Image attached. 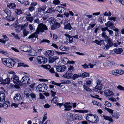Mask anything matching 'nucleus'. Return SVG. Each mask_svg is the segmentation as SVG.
<instances>
[{
	"label": "nucleus",
	"mask_w": 124,
	"mask_h": 124,
	"mask_svg": "<svg viewBox=\"0 0 124 124\" xmlns=\"http://www.w3.org/2000/svg\"><path fill=\"white\" fill-rule=\"evenodd\" d=\"M47 30L48 28L46 25L44 24L43 23H39L38 25L36 31L30 35L28 37V38L30 39L35 37L38 39L37 35L39 34L40 31L43 32H44V31Z\"/></svg>",
	"instance_id": "nucleus-1"
},
{
	"label": "nucleus",
	"mask_w": 124,
	"mask_h": 124,
	"mask_svg": "<svg viewBox=\"0 0 124 124\" xmlns=\"http://www.w3.org/2000/svg\"><path fill=\"white\" fill-rule=\"evenodd\" d=\"M105 32H103L102 34V36L104 39V41L106 43L105 44L104 43H103V44L104 46H103V49L106 50H108L109 48L111 46L113 45V43L111 39L109 37L105 34Z\"/></svg>",
	"instance_id": "nucleus-2"
},
{
	"label": "nucleus",
	"mask_w": 124,
	"mask_h": 124,
	"mask_svg": "<svg viewBox=\"0 0 124 124\" xmlns=\"http://www.w3.org/2000/svg\"><path fill=\"white\" fill-rule=\"evenodd\" d=\"M62 116L65 117H67L68 116H70V120L73 121L75 120H81L82 119V116L80 115L76 114H72L70 113H65L62 114Z\"/></svg>",
	"instance_id": "nucleus-3"
},
{
	"label": "nucleus",
	"mask_w": 124,
	"mask_h": 124,
	"mask_svg": "<svg viewBox=\"0 0 124 124\" xmlns=\"http://www.w3.org/2000/svg\"><path fill=\"white\" fill-rule=\"evenodd\" d=\"M86 119L87 120L94 123L98 122L99 119L98 116L96 115H93L91 114H87Z\"/></svg>",
	"instance_id": "nucleus-4"
},
{
	"label": "nucleus",
	"mask_w": 124,
	"mask_h": 124,
	"mask_svg": "<svg viewBox=\"0 0 124 124\" xmlns=\"http://www.w3.org/2000/svg\"><path fill=\"white\" fill-rule=\"evenodd\" d=\"M47 86L45 84H40L38 85L37 87V91L42 92H45L47 90Z\"/></svg>",
	"instance_id": "nucleus-5"
},
{
	"label": "nucleus",
	"mask_w": 124,
	"mask_h": 124,
	"mask_svg": "<svg viewBox=\"0 0 124 124\" xmlns=\"http://www.w3.org/2000/svg\"><path fill=\"white\" fill-rule=\"evenodd\" d=\"M11 79L15 84L19 86L22 85V83L19 81L18 77L16 75H13L12 76Z\"/></svg>",
	"instance_id": "nucleus-6"
},
{
	"label": "nucleus",
	"mask_w": 124,
	"mask_h": 124,
	"mask_svg": "<svg viewBox=\"0 0 124 124\" xmlns=\"http://www.w3.org/2000/svg\"><path fill=\"white\" fill-rule=\"evenodd\" d=\"M38 63L40 64H44L47 62V59L46 58L42 56H39L37 58Z\"/></svg>",
	"instance_id": "nucleus-7"
},
{
	"label": "nucleus",
	"mask_w": 124,
	"mask_h": 124,
	"mask_svg": "<svg viewBox=\"0 0 124 124\" xmlns=\"http://www.w3.org/2000/svg\"><path fill=\"white\" fill-rule=\"evenodd\" d=\"M21 82L25 84H29L31 83L30 78L27 76H25L23 77L21 80Z\"/></svg>",
	"instance_id": "nucleus-8"
},
{
	"label": "nucleus",
	"mask_w": 124,
	"mask_h": 124,
	"mask_svg": "<svg viewBox=\"0 0 124 124\" xmlns=\"http://www.w3.org/2000/svg\"><path fill=\"white\" fill-rule=\"evenodd\" d=\"M29 46L28 45H23L20 46L19 47V48L22 51H23L24 52H29L30 50L31 49V46L29 45Z\"/></svg>",
	"instance_id": "nucleus-9"
},
{
	"label": "nucleus",
	"mask_w": 124,
	"mask_h": 124,
	"mask_svg": "<svg viewBox=\"0 0 124 124\" xmlns=\"http://www.w3.org/2000/svg\"><path fill=\"white\" fill-rule=\"evenodd\" d=\"M61 101H63V98L61 97H56L54 98L51 101V103L54 104H56L58 102H60Z\"/></svg>",
	"instance_id": "nucleus-10"
},
{
	"label": "nucleus",
	"mask_w": 124,
	"mask_h": 124,
	"mask_svg": "<svg viewBox=\"0 0 124 124\" xmlns=\"http://www.w3.org/2000/svg\"><path fill=\"white\" fill-rule=\"evenodd\" d=\"M104 93L107 97H112L114 95V93L112 91L109 89L105 90L104 91Z\"/></svg>",
	"instance_id": "nucleus-11"
},
{
	"label": "nucleus",
	"mask_w": 124,
	"mask_h": 124,
	"mask_svg": "<svg viewBox=\"0 0 124 124\" xmlns=\"http://www.w3.org/2000/svg\"><path fill=\"white\" fill-rule=\"evenodd\" d=\"M56 68V70L58 72H63L66 70V67L64 65H59Z\"/></svg>",
	"instance_id": "nucleus-12"
},
{
	"label": "nucleus",
	"mask_w": 124,
	"mask_h": 124,
	"mask_svg": "<svg viewBox=\"0 0 124 124\" xmlns=\"http://www.w3.org/2000/svg\"><path fill=\"white\" fill-rule=\"evenodd\" d=\"M56 9L60 13L63 14L66 12V9L63 7L59 6L57 7L56 8Z\"/></svg>",
	"instance_id": "nucleus-13"
},
{
	"label": "nucleus",
	"mask_w": 124,
	"mask_h": 124,
	"mask_svg": "<svg viewBox=\"0 0 124 124\" xmlns=\"http://www.w3.org/2000/svg\"><path fill=\"white\" fill-rule=\"evenodd\" d=\"M6 66L9 68H12L13 67L14 65V62L13 61V60L9 58Z\"/></svg>",
	"instance_id": "nucleus-14"
},
{
	"label": "nucleus",
	"mask_w": 124,
	"mask_h": 124,
	"mask_svg": "<svg viewBox=\"0 0 124 124\" xmlns=\"http://www.w3.org/2000/svg\"><path fill=\"white\" fill-rule=\"evenodd\" d=\"M13 99L15 102H17L21 100L22 97L20 94L18 93L15 94Z\"/></svg>",
	"instance_id": "nucleus-15"
},
{
	"label": "nucleus",
	"mask_w": 124,
	"mask_h": 124,
	"mask_svg": "<svg viewBox=\"0 0 124 124\" xmlns=\"http://www.w3.org/2000/svg\"><path fill=\"white\" fill-rule=\"evenodd\" d=\"M54 53V52L53 51L48 50L46 51L45 55L49 58L53 55Z\"/></svg>",
	"instance_id": "nucleus-16"
},
{
	"label": "nucleus",
	"mask_w": 124,
	"mask_h": 124,
	"mask_svg": "<svg viewBox=\"0 0 124 124\" xmlns=\"http://www.w3.org/2000/svg\"><path fill=\"white\" fill-rule=\"evenodd\" d=\"M73 75L72 73L68 71L65 74L63 75L62 76L63 77L66 78L67 79L71 78Z\"/></svg>",
	"instance_id": "nucleus-17"
},
{
	"label": "nucleus",
	"mask_w": 124,
	"mask_h": 124,
	"mask_svg": "<svg viewBox=\"0 0 124 124\" xmlns=\"http://www.w3.org/2000/svg\"><path fill=\"white\" fill-rule=\"evenodd\" d=\"M65 35L66 37V39L67 42L71 43L73 42V38L71 36L67 34H65Z\"/></svg>",
	"instance_id": "nucleus-18"
},
{
	"label": "nucleus",
	"mask_w": 124,
	"mask_h": 124,
	"mask_svg": "<svg viewBox=\"0 0 124 124\" xmlns=\"http://www.w3.org/2000/svg\"><path fill=\"white\" fill-rule=\"evenodd\" d=\"M52 24L51 28L52 30H54L56 28H59L60 26V23L57 22L55 23V22L54 23Z\"/></svg>",
	"instance_id": "nucleus-19"
},
{
	"label": "nucleus",
	"mask_w": 124,
	"mask_h": 124,
	"mask_svg": "<svg viewBox=\"0 0 124 124\" xmlns=\"http://www.w3.org/2000/svg\"><path fill=\"white\" fill-rule=\"evenodd\" d=\"M105 67H110L115 64L113 62L111 61H107L106 62Z\"/></svg>",
	"instance_id": "nucleus-20"
},
{
	"label": "nucleus",
	"mask_w": 124,
	"mask_h": 124,
	"mask_svg": "<svg viewBox=\"0 0 124 124\" xmlns=\"http://www.w3.org/2000/svg\"><path fill=\"white\" fill-rule=\"evenodd\" d=\"M48 59H49V62L50 63H52L55 61L56 60L58 59H59V57L57 56L51 57Z\"/></svg>",
	"instance_id": "nucleus-21"
},
{
	"label": "nucleus",
	"mask_w": 124,
	"mask_h": 124,
	"mask_svg": "<svg viewBox=\"0 0 124 124\" xmlns=\"http://www.w3.org/2000/svg\"><path fill=\"white\" fill-rule=\"evenodd\" d=\"M5 95L4 93H0V101L3 102H5Z\"/></svg>",
	"instance_id": "nucleus-22"
},
{
	"label": "nucleus",
	"mask_w": 124,
	"mask_h": 124,
	"mask_svg": "<svg viewBox=\"0 0 124 124\" xmlns=\"http://www.w3.org/2000/svg\"><path fill=\"white\" fill-rule=\"evenodd\" d=\"M105 25L107 27H109L111 29L114 28V24L110 21H108L105 23Z\"/></svg>",
	"instance_id": "nucleus-23"
},
{
	"label": "nucleus",
	"mask_w": 124,
	"mask_h": 124,
	"mask_svg": "<svg viewBox=\"0 0 124 124\" xmlns=\"http://www.w3.org/2000/svg\"><path fill=\"white\" fill-rule=\"evenodd\" d=\"M16 5L14 3H8L7 5V7L11 9H14L16 7Z\"/></svg>",
	"instance_id": "nucleus-24"
},
{
	"label": "nucleus",
	"mask_w": 124,
	"mask_h": 124,
	"mask_svg": "<svg viewBox=\"0 0 124 124\" xmlns=\"http://www.w3.org/2000/svg\"><path fill=\"white\" fill-rule=\"evenodd\" d=\"M31 90L30 89H26L24 91V93L27 97H29L30 95L29 93H31Z\"/></svg>",
	"instance_id": "nucleus-25"
},
{
	"label": "nucleus",
	"mask_w": 124,
	"mask_h": 124,
	"mask_svg": "<svg viewBox=\"0 0 124 124\" xmlns=\"http://www.w3.org/2000/svg\"><path fill=\"white\" fill-rule=\"evenodd\" d=\"M3 39H0V42L5 44L6 42L8 40V38L5 35L3 36Z\"/></svg>",
	"instance_id": "nucleus-26"
},
{
	"label": "nucleus",
	"mask_w": 124,
	"mask_h": 124,
	"mask_svg": "<svg viewBox=\"0 0 124 124\" xmlns=\"http://www.w3.org/2000/svg\"><path fill=\"white\" fill-rule=\"evenodd\" d=\"M59 49L63 51H66L68 50L69 48L68 47L65 46H64L61 45L59 47Z\"/></svg>",
	"instance_id": "nucleus-27"
},
{
	"label": "nucleus",
	"mask_w": 124,
	"mask_h": 124,
	"mask_svg": "<svg viewBox=\"0 0 124 124\" xmlns=\"http://www.w3.org/2000/svg\"><path fill=\"white\" fill-rule=\"evenodd\" d=\"M120 115V113L119 112H115L112 115V117L116 119H118L119 118Z\"/></svg>",
	"instance_id": "nucleus-28"
},
{
	"label": "nucleus",
	"mask_w": 124,
	"mask_h": 124,
	"mask_svg": "<svg viewBox=\"0 0 124 124\" xmlns=\"http://www.w3.org/2000/svg\"><path fill=\"white\" fill-rule=\"evenodd\" d=\"M64 29L66 30H70L72 28L70 23H68L67 24L64 25Z\"/></svg>",
	"instance_id": "nucleus-29"
},
{
	"label": "nucleus",
	"mask_w": 124,
	"mask_h": 124,
	"mask_svg": "<svg viewBox=\"0 0 124 124\" xmlns=\"http://www.w3.org/2000/svg\"><path fill=\"white\" fill-rule=\"evenodd\" d=\"M15 17L13 16H6V19L8 21H13L15 20Z\"/></svg>",
	"instance_id": "nucleus-30"
},
{
	"label": "nucleus",
	"mask_w": 124,
	"mask_h": 124,
	"mask_svg": "<svg viewBox=\"0 0 124 124\" xmlns=\"http://www.w3.org/2000/svg\"><path fill=\"white\" fill-rule=\"evenodd\" d=\"M103 117L104 119H105L106 120L109 121L110 122H112L113 121V119L111 117V116L110 117L108 116H105V115H103Z\"/></svg>",
	"instance_id": "nucleus-31"
},
{
	"label": "nucleus",
	"mask_w": 124,
	"mask_h": 124,
	"mask_svg": "<svg viewBox=\"0 0 124 124\" xmlns=\"http://www.w3.org/2000/svg\"><path fill=\"white\" fill-rule=\"evenodd\" d=\"M62 62L65 64H67L69 61V59L67 57L63 58L62 59Z\"/></svg>",
	"instance_id": "nucleus-32"
},
{
	"label": "nucleus",
	"mask_w": 124,
	"mask_h": 124,
	"mask_svg": "<svg viewBox=\"0 0 124 124\" xmlns=\"http://www.w3.org/2000/svg\"><path fill=\"white\" fill-rule=\"evenodd\" d=\"M3 103V107L5 108H7L10 106V103L9 101H6Z\"/></svg>",
	"instance_id": "nucleus-33"
},
{
	"label": "nucleus",
	"mask_w": 124,
	"mask_h": 124,
	"mask_svg": "<svg viewBox=\"0 0 124 124\" xmlns=\"http://www.w3.org/2000/svg\"><path fill=\"white\" fill-rule=\"evenodd\" d=\"M25 26V24L24 25H18L16 26L15 28V30H17V28H20V29L19 30H17L18 31H20L21 30L23 29L24 28V26Z\"/></svg>",
	"instance_id": "nucleus-34"
},
{
	"label": "nucleus",
	"mask_w": 124,
	"mask_h": 124,
	"mask_svg": "<svg viewBox=\"0 0 124 124\" xmlns=\"http://www.w3.org/2000/svg\"><path fill=\"white\" fill-rule=\"evenodd\" d=\"M47 21L51 24H53L55 22V20L54 17H52L48 19Z\"/></svg>",
	"instance_id": "nucleus-35"
},
{
	"label": "nucleus",
	"mask_w": 124,
	"mask_h": 124,
	"mask_svg": "<svg viewBox=\"0 0 124 124\" xmlns=\"http://www.w3.org/2000/svg\"><path fill=\"white\" fill-rule=\"evenodd\" d=\"M94 43L97 44V45H99L101 46L102 44V45H103V43H104V40H101L100 41H98V40H95L94 41Z\"/></svg>",
	"instance_id": "nucleus-36"
},
{
	"label": "nucleus",
	"mask_w": 124,
	"mask_h": 124,
	"mask_svg": "<svg viewBox=\"0 0 124 124\" xmlns=\"http://www.w3.org/2000/svg\"><path fill=\"white\" fill-rule=\"evenodd\" d=\"M14 87H15L16 88H20V86L17 85H14L12 84H10L9 85V87L10 89H12Z\"/></svg>",
	"instance_id": "nucleus-37"
},
{
	"label": "nucleus",
	"mask_w": 124,
	"mask_h": 124,
	"mask_svg": "<svg viewBox=\"0 0 124 124\" xmlns=\"http://www.w3.org/2000/svg\"><path fill=\"white\" fill-rule=\"evenodd\" d=\"M114 28L113 29V30L115 31V36L118 37L119 36V32L118 29L116 28L115 27H114Z\"/></svg>",
	"instance_id": "nucleus-38"
},
{
	"label": "nucleus",
	"mask_w": 124,
	"mask_h": 124,
	"mask_svg": "<svg viewBox=\"0 0 124 124\" xmlns=\"http://www.w3.org/2000/svg\"><path fill=\"white\" fill-rule=\"evenodd\" d=\"M117 70H114L111 71H110L109 72V74H113L114 75L117 76Z\"/></svg>",
	"instance_id": "nucleus-39"
},
{
	"label": "nucleus",
	"mask_w": 124,
	"mask_h": 124,
	"mask_svg": "<svg viewBox=\"0 0 124 124\" xmlns=\"http://www.w3.org/2000/svg\"><path fill=\"white\" fill-rule=\"evenodd\" d=\"M115 53L117 54H120L123 52V50L121 48L116 49L114 50Z\"/></svg>",
	"instance_id": "nucleus-40"
},
{
	"label": "nucleus",
	"mask_w": 124,
	"mask_h": 124,
	"mask_svg": "<svg viewBox=\"0 0 124 124\" xmlns=\"http://www.w3.org/2000/svg\"><path fill=\"white\" fill-rule=\"evenodd\" d=\"M63 106L65 109V110H70V108H72V106L70 105H67L65 104H63Z\"/></svg>",
	"instance_id": "nucleus-41"
},
{
	"label": "nucleus",
	"mask_w": 124,
	"mask_h": 124,
	"mask_svg": "<svg viewBox=\"0 0 124 124\" xmlns=\"http://www.w3.org/2000/svg\"><path fill=\"white\" fill-rule=\"evenodd\" d=\"M15 13L17 14L20 15L22 13V11L21 9H15Z\"/></svg>",
	"instance_id": "nucleus-42"
},
{
	"label": "nucleus",
	"mask_w": 124,
	"mask_h": 124,
	"mask_svg": "<svg viewBox=\"0 0 124 124\" xmlns=\"http://www.w3.org/2000/svg\"><path fill=\"white\" fill-rule=\"evenodd\" d=\"M37 54V53L36 51L33 50H31V51L30 52L29 54L31 56H34L36 55Z\"/></svg>",
	"instance_id": "nucleus-43"
},
{
	"label": "nucleus",
	"mask_w": 124,
	"mask_h": 124,
	"mask_svg": "<svg viewBox=\"0 0 124 124\" xmlns=\"http://www.w3.org/2000/svg\"><path fill=\"white\" fill-rule=\"evenodd\" d=\"M26 18L28 21H29L30 22H32L33 20V17L32 16L30 17H26Z\"/></svg>",
	"instance_id": "nucleus-44"
},
{
	"label": "nucleus",
	"mask_w": 124,
	"mask_h": 124,
	"mask_svg": "<svg viewBox=\"0 0 124 124\" xmlns=\"http://www.w3.org/2000/svg\"><path fill=\"white\" fill-rule=\"evenodd\" d=\"M8 58H3L2 59V63L4 65H6L8 61Z\"/></svg>",
	"instance_id": "nucleus-45"
},
{
	"label": "nucleus",
	"mask_w": 124,
	"mask_h": 124,
	"mask_svg": "<svg viewBox=\"0 0 124 124\" xmlns=\"http://www.w3.org/2000/svg\"><path fill=\"white\" fill-rule=\"evenodd\" d=\"M75 70L74 68L72 66L70 65V66L69 68H68V71L69 72L72 73V72H73Z\"/></svg>",
	"instance_id": "nucleus-46"
},
{
	"label": "nucleus",
	"mask_w": 124,
	"mask_h": 124,
	"mask_svg": "<svg viewBox=\"0 0 124 124\" xmlns=\"http://www.w3.org/2000/svg\"><path fill=\"white\" fill-rule=\"evenodd\" d=\"M10 79L9 78H6L4 81V83L5 84H8L10 83Z\"/></svg>",
	"instance_id": "nucleus-47"
},
{
	"label": "nucleus",
	"mask_w": 124,
	"mask_h": 124,
	"mask_svg": "<svg viewBox=\"0 0 124 124\" xmlns=\"http://www.w3.org/2000/svg\"><path fill=\"white\" fill-rule=\"evenodd\" d=\"M41 66L43 67L44 68L47 69H48L49 70L51 68V67L50 65H43Z\"/></svg>",
	"instance_id": "nucleus-48"
},
{
	"label": "nucleus",
	"mask_w": 124,
	"mask_h": 124,
	"mask_svg": "<svg viewBox=\"0 0 124 124\" xmlns=\"http://www.w3.org/2000/svg\"><path fill=\"white\" fill-rule=\"evenodd\" d=\"M23 66L24 67H28L29 66L27 65H26L23 63H18V67Z\"/></svg>",
	"instance_id": "nucleus-49"
},
{
	"label": "nucleus",
	"mask_w": 124,
	"mask_h": 124,
	"mask_svg": "<svg viewBox=\"0 0 124 124\" xmlns=\"http://www.w3.org/2000/svg\"><path fill=\"white\" fill-rule=\"evenodd\" d=\"M117 76H119V75L122 74L124 73V71L123 70L121 69L117 70Z\"/></svg>",
	"instance_id": "nucleus-50"
},
{
	"label": "nucleus",
	"mask_w": 124,
	"mask_h": 124,
	"mask_svg": "<svg viewBox=\"0 0 124 124\" xmlns=\"http://www.w3.org/2000/svg\"><path fill=\"white\" fill-rule=\"evenodd\" d=\"M96 80L97 85L95 87V88L98 89H99V88H98L99 87V86H98V85H100V84L101 83V81L100 80L98 79H97Z\"/></svg>",
	"instance_id": "nucleus-51"
},
{
	"label": "nucleus",
	"mask_w": 124,
	"mask_h": 124,
	"mask_svg": "<svg viewBox=\"0 0 124 124\" xmlns=\"http://www.w3.org/2000/svg\"><path fill=\"white\" fill-rule=\"evenodd\" d=\"M55 12L54 10L52 8H51L49 9L46 11L47 13H52Z\"/></svg>",
	"instance_id": "nucleus-52"
},
{
	"label": "nucleus",
	"mask_w": 124,
	"mask_h": 124,
	"mask_svg": "<svg viewBox=\"0 0 124 124\" xmlns=\"http://www.w3.org/2000/svg\"><path fill=\"white\" fill-rule=\"evenodd\" d=\"M4 11L7 15V16H11V13L9 10H4Z\"/></svg>",
	"instance_id": "nucleus-53"
},
{
	"label": "nucleus",
	"mask_w": 124,
	"mask_h": 124,
	"mask_svg": "<svg viewBox=\"0 0 124 124\" xmlns=\"http://www.w3.org/2000/svg\"><path fill=\"white\" fill-rule=\"evenodd\" d=\"M92 102L94 105H97L98 106H101V103L96 101H93Z\"/></svg>",
	"instance_id": "nucleus-54"
},
{
	"label": "nucleus",
	"mask_w": 124,
	"mask_h": 124,
	"mask_svg": "<svg viewBox=\"0 0 124 124\" xmlns=\"http://www.w3.org/2000/svg\"><path fill=\"white\" fill-rule=\"evenodd\" d=\"M104 109L108 111L110 113L112 114L113 112V110L111 109H110L109 108H107L106 107H105Z\"/></svg>",
	"instance_id": "nucleus-55"
},
{
	"label": "nucleus",
	"mask_w": 124,
	"mask_h": 124,
	"mask_svg": "<svg viewBox=\"0 0 124 124\" xmlns=\"http://www.w3.org/2000/svg\"><path fill=\"white\" fill-rule=\"evenodd\" d=\"M89 74L88 73L85 72L82 74V76L83 78H85L86 77L89 76Z\"/></svg>",
	"instance_id": "nucleus-56"
},
{
	"label": "nucleus",
	"mask_w": 124,
	"mask_h": 124,
	"mask_svg": "<svg viewBox=\"0 0 124 124\" xmlns=\"http://www.w3.org/2000/svg\"><path fill=\"white\" fill-rule=\"evenodd\" d=\"M60 2L59 0H54L53 1V3L55 5H57L60 3Z\"/></svg>",
	"instance_id": "nucleus-57"
},
{
	"label": "nucleus",
	"mask_w": 124,
	"mask_h": 124,
	"mask_svg": "<svg viewBox=\"0 0 124 124\" xmlns=\"http://www.w3.org/2000/svg\"><path fill=\"white\" fill-rule=\"evenodd\" d=\"M23 35L24 36H27V35L28 34V31H27L26 29H24L23 31Z\"/></svg>",
	"instance_id": "nucleus-58"
},
{
	"label": "nucleus",
	"mask_w": 124,
	"mask_h": 124,
	"mask_svg": "<svg viewBox=\"0 0 124 124\" xmlns=\"http://www.w3.org/2000/svg\"><path fill=\"white\" fill-rule=\"evenodd\" d=\"M32 99H35L36 98V96L35 94L33 93H31L30 94V95Z\"/></svg>",
	"instance_id": "nucleus-59"
},
{
	"label": "nucleus",
	"mask_w": 124,
	"mask_h": 124,
	"mask_svg": "<svg viewBox=\"0 0 124 124\" xmlns=\"http://www.w3.org/2000/svg\"><path fill=\"white\" fill-rule=\"evenodd\" d=\"M117 88L120 90L124 91V87H123L121 85H118L117 87Z\"/></svg>",
	"instance_id": "nucleus-60"
},
{
	"label": "nucleus",
	"mask_w": 124,
	"mask_h": 124,
	"mask_svg": "<svg viewBox=\"0 0 124 124\" xmlns=\"http://www.w3.org/2000/svg\"><path fill=\"white\" fill-rule=\"evenodd\" d=\"M83 88L85 90L87 91H90L91 90L87 86H86L85 85H83Z\"/></svg>",
	"instance_id": "nucleus-61"
},
{
	"label": "nucleus",
	"mask_w": 124,
	"mask_h": 124,
	"mask_svg": "<svg viewBox=\"0 0 124 124\" xmlns=\"http://www.w3.org/2000/svg\"><path fill=\"white\" fill-rule=\"evenodd\" d=\"M79 75H77L76 74H74L73 76V80H75L76 78L79 77Z\"/></svg>",
	"instance_id": "nucleus-62"
},
{
	"label": "nucleus",
	"mask_w": 124,
	"mask_h": 124,
	"mask_svg": "<svg viewBox=\"0 0 124 124\" xmlns=\"http://www.w3.org/2000/svg\"><path fill=\"white\" fill-rule=\"evenodd\" d=\"M50 83L53 85H54L58 86H60V84L57 83L55 82L54 81H51Z\"/></svg>",
	"instance_id": "nucleus-63"
},
{
	"label": "nucleus",
	"mask_w": 124,
	"mask_h": 124,
	"mask_svg": "<svg viewBox=\"0 0 124 124\" xmlns=\"http://www.w3.org/2000/svg\"><path fill=\"white\" fill-rule=\"evenodd\" d=\"M11 34L13 35L14 37L16 39H20V38L18 37L17 34H16L14 33H12Z\"/></svg>",
	"instance_id": "nucleus-64"
}]
</instances>
